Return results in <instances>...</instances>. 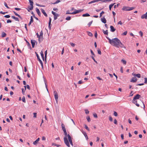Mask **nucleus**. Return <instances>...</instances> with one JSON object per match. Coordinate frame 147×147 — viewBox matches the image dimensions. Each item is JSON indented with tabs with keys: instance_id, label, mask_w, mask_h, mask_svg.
<instances>
[{
	"instance_id": "obj_1",
	"label": "nucleus",
	"mask_w": 147,
	"mask_h": 147,
	"mask_svg": "<svg viewBox=\"0 0 147 147\" xmlns=\"http://www.w3.org/2000/svg\"><path fill=\"white\" fill-rule=\"evenodd\" d=\"M106 37L109 40V42L111 45L117 48L120 47L121 48H125L124 45L121 42L120 40L117 38H115L111 40L107 36Z\"/></svg>"
},
{
	"instance_id": "obj_2",
	"label": "nucleus",
	"mask_w": 147,
	"mask_h": 147,
	"mask_svg": "<svg viewBox=\"0 0 147 147\" xmlns=\"http://www.w3.org/2000/svg\"><path fill=\"white\" fill-rule=\"evenodd\" d=\"M135 9L134 7H129L124 6L123 7L122 9L123 11H129Z\"/></svg>"
},
{
	"instance_id": "obj_3",
	"label": "nucleus",
	"mask_w": 147,
	"mask_h": 147,
	"mask_svg": "<svg viewBox=\"0 0 147 147\" xmlns=\"http://www.w3.org/2000/svg\"><path fill=\"white\" fill-rule=\"evenodd\" d=\"M35 53L36 54V56L37 57V58L38 59V61H39L41 64V67H42V69H43V63H42V61L40 59V58L39 56L38 55V54L36 52H35Z\"/></svg>"
},
{
	"instance_id": "obj_4",
	"label": "nucleus",
	"mask_w": 147,
	"mask_h": 147,
	"mask_svg": "<svg viewBox=\"0 0 147 147\" xmlns=\"http://www.w3.org/2000/svg\"><path fill=\"white\" fill-rule=\"evenodd\" d=\"M54 95L56 101V102H57V104L58 96L57 92L55 90L54 91Z\"/></svg>"
},
{
	"instance_id": "obj_5",
	"label": "nucleus",
	"mask_w": 147,
	"mask_h": 147,
	"mask_svg": "<svg viewBox=\"0 0 147 147\" xmlns=\"http://www.w3.org/2000/svg\"><path fill=\"white\" fill-rule=\"evenodd\" d=\"M64 140L65 144L68 147H70V145L69 142L68 140L67 137H64Z\"/></svg>"
},
{
	"instance_id": "obj_6",
	"label": "nucleus",
	"mask_w": 147,
	"mask_h": 147,
	"mask_svg": "<svg viewBox=\"0 0 147 147\" xmlns=\"http://www.w3.org/2000/svg\"><path fill=\"white\" fill-rule=\"evenodd\" d=\"M83 10V9H79L78 10H75V11L71 13L72 14H75L79 13L82 12Z\"/></svg>"
},
{
	"instance_id": "obj_7",
	"label": "nucleus",
	"mask_w": 147,
	"mask_h": 147,
	"mask_svg": "<svg viewBox=\"0 0 147 147\" xmlns=\"http://www.w3.org/2000/svg\"><path fill=\"white\" fill-rule=\"evenodd\" d=\"M67 138L70 144L71 145L73 146V142L71 140V137L69 134H67Z\"/></svg>"
},
{
	"instance_id": "obj_8",
	"label": "nucleus",
	"mask_w": 147,
	"mask_h": 147,
	"mask_svg": "<svg viewBox=\"0 0 147 147\" xmlns=\"http://www.w3.org/2000/svg\"><path fill=\"white\" fill-rule=\"evenodd\" d=\"M140 97V95L139 94H137L134 96L133 99H134V100H135V99H138Z\"/></svg>"
},
{
	"instance_id": "obj_9",
	"label": "nucleus",
	"mask_w": 147,
	"mask_h": 147,
	"mask_svg": "<svg viewBox=\"0 0 147 147\" xmlns=\"http://www.w3.org/2000/svg\"><path fill=\"white\" fill-rule=\"evenodd\" d=\"M36 42L37 43L36 41L34 40H32L31 41V42L32 45V47L33 48L34 47Z\"/></svg>"
},
{
	"instance_id": "obj_10",
	"label": "nucleus",
	"mask_w": 147,
	"mask_h": 147,
	"mask_svg": "<svg viewBox=\"0 0 147 147\" xmlns=\"http://www.w3.org/2000/svg\"><path fill=\"white\" fill-rule=\"evenodd\" d=\"M141 18L142 19L144 18L147 19V12L145 14L142 15L141 16Z\"/></svg>"
},
{
	"instance_id": "obj_11",
	"label": "nucleus",
	"mask_w": 147,
	"mask_h": 147,
	"mask_svg": "<svg viewBox=\"0 0 147 147\" xmlns=\"http://www.w3.org/2000/svg\"><path fill=\"white\" fill-rule=\"evenodd\" d=\"M132 102H133L134 104H135L138 107H139L140 106V105L137 103V100H134V99H133L132 101Z\"/></svg>"
},
{
	"instance_id": "obj_12",
	"label": "nucleus",
	"mask_w": 147,
	"mask_h": 147,
	"mask_svg": "<svg viewBox=\"0 0 147 147\" xmlns=\"http://www.w3.org/2000/svg\"><path fill=\"white\" fill-rule=\"evenodd\" d=\"M137 80V79L136 77H133L130 80V82H135Z\"/></svg>"
},
{
	"instance_id": "obj_13",
	"label": "nucleus",
	"mask_w": 147,
	"mask_h": 147,
	"mask_svg": "<svg viewBox=\"0 0 147 147\" xmlns=\"http://www.w3.org/2000/svg\"><path fill=\"white\" fill-rule=\"evenodd\" d=\"M102 0H94L91 1L89 2L88 4H91L93 3H95L96 2H98L99 1H102Z\"/></svg>"
},
{
	"instance_id": "obj_14",
	"label": "nucleus",
	"mask_w": 147,
	"mask_h": 147,
	"mask_svg": "<svg viewBox=\"0 0 147 147\" xmlns=\"http://www.w3.org/2000/svg\"><path fill=\"white\" fill-rule=\"evenodd\" d=\"M110 31L112 32H114L115 30V29L112 26H111L110 27Z\"/></svg>"
},
{
	"instance_id": "obj_15",
	"label": "nucleus",
	"mask_w": 147,
	"mask_h": 147,
	"mask_svg": "<svg viewBox=\"0 0 147 147\" xmlns=\"http://www.w3.org/2000/svg\"><path fill=\"white\" fill-rule=\"evenodd\" d=\"M43 36H40L38 38V41L39 43H40L43 40Z\"/></svg>"
},
{
	"instance_id": "obj_16",
	"label": "nucleus",
	"mask_w": 147,
	"mask_h": 147,
	"mask_svg": "<svg viewBox=\"0 0 147 147\" xmlns=\"http://www.w3.org/2000/svg\"><path fill=\"white\" fill-rule=\"evenodd\" d=\"M41 12L43 14L45 15V16L46 17H47V14L45 12V10L42 9H41Z\"/></svg>"
},
{
	"instance_id": "obj_17",
	"label": "nucleus",
	"mask_w": 147,
	"mask_h": 147,
	"mask_svg": "<svg viewBox=\"0 0 147 147\" xmlns=\"http://www.w3.org/2000/svg\"><path fill=\"white\" fill-rule=\"evenodd\" d=\"M132 74L134 77H136L138 78H140L141 77V75L140 74Z\"/></svg>"
},
{
	"instance_id": "obj_18",
	"label": "nucleus",
	"mask_w": 147,
	"mask_h": 147,
	"mask_svg": "<svg viewBox=\"0 0 147 147\" xmlns=\"http://www.w3.org/2000/svg\"><path fill=\"white\" fill-rule=\"evenodd\" d=\"M36 11L37 12L38 15L39 16H40V15H41V13H40V12L39 9H38L37 8H36Z\"/></svg>"
},
{
	"instance_id": "obj_19",
	"label": "nucleus",
	"mask_w": 147,
	"mask_h": 147,
	"mask_svg": "<svg viewBox=\"0 0 147 147\" xmlns=\"http://www.w3.org/2000/svg\"><path fill=\"white\" fill-rule=\"evenodd\" d=\"M101 21L104 24L106 23L107 22L105 18H101Z\"/></svg>"
},
{
	"instance_id": "obj_20",
	"label": "nucleus",
	"mask_w": 147,
	"mask_h": 147,
	"mask_svg": "<svg viewBox=\"0 0 147 147\" xmlns=\"http://www.w3.org/2000/svg\"><path fill=\"white\" fill-rule=\"evenodd\" d=\"M40 55L41 57H42V58L43 61H44V54H43V51H41L40 52Z\"/></svg>"
},
{
	"instance_id": "obj_21",
	"label": "nucleus",
	"mask_w": 147,
	"mask_h": 147,
	"mask_svg": "<svg viewBox=\"0 0 147 147\" xmlns=\"http://www.w3.org/2000/svg\"><path fill=\"white\" fill-rule=\"evenodd\" d=\"M39 138H38L33 143V144L35 145H36L38 142L39 141Z\"/></svg>"
},
{
	"instance_id": "obj_22",
	"label": "nucleus",
	"mask_w": 147,
	"mask_h": 147,
	"mask_svg": "<svg viewBox=\"0 0 147 147\" xmlns=\"http://www.w3.org/2000/svg\"><path fill=\"white\" fill-rule=\"evenodd\" d=\"M102 31L106 35H108V31L107 30H106V31H105L104 30H102Z\"/></svg>"
},
{
	"instance_id": "obj_23",
	"label": "nucleus",
	"mask_w": 147,
	"mask_h": 147,
	"mask_svg": "<svg viewBox=\"0 0 147 147\" xmlns=\"http://www.w3.org/2000/svg\"><path fill=\"white\" fill-rule=\"evenodd\" d=\"M63 130L64 132V134L65 136V137H67V135L65 129H63Z\"/></svg>"
},
{
	"instance_id": "obj_24",
	"label": "nucleus",
	"mask_w": 147,
	"mask_h": 147,
	"mask_svg": "<svg viewBox=\"0 0 147 147\" xmlns=\"http://www.w3.org/2000/svg\"><path fill=\"white\" fill-rule=\"evenodd\" d=\"M6 35H7V34H6V33H5V32H2V34H1V37L2 38L4 37L5 36H6Z\"/></svg>"
},
{
	"instance_id": "obj_25",
	"label": "nucleus",
	"mask_w": 147,
	"mask_h": 147,
	"mask_svg": "<svg viewBox=\"0 0 147 147\" xmlns=\"http://www.w3.org/2000/svg\"><path fill=\"white\" fill-rule=\"evenodd\" d=\"M87 33L88 34V35L89 36H91V37H92L93 36V34L91 32H90L87 31Z\"/></svg>"
},
{
	"instance_id": "obj_26",
	"label": "nucleus",
	"mask_w": 147,
	"mask_h": 147,
	"mask_svg": "<svg viewBox=\"0 0 147 147\" xmlns=\"http://www.w3.org/2000/svg\"><path fill=\"white\" fill-rule=\"evenodd\" d=\"M115 4V3H112V4H110L109 5V9L110 10H111L112 7H113V6Z\"/></svg>"
},
{
	"instance_id": "obj_27",
	"label": "nucleus",
	"mask_w": 147,
	"mask_h": 147,
	"mask_svg": "<svg viewBox=\"0 0 147 147\" xmlns=\"http://www.w3.org/2000/svg\"><path fill=\"white\" fill-rule=\"evenodd\" d=\"M82 16L83 17H88L90 16V15L88 13H86L83 14Z\"/></svg>"
},
{
	"instance_id": "obj_28",
	"label": "nucleus",
	"mask_w": 147,
	"mask_h": 147,
	"mask_svg": "<svg viewBox=\"0 0 147 147\" xmlns=\"http://www.w3.org/2000/svg\"><path fill=\"white\" fill-rule=\"evenodd\" d=\"M121 62L125 65L126 63V61L123 59L121 60Z\"/></svg>"
},
{
	"instance_id": "obj_29",
	"label": "nucleus",
	"mask_w": 147,
	"mask_h": 147,
	"mask_svg": "<svg viewBox=\"0 0 147 147\" xmlns=\"http://www.w3.org/2000/svg\"><path fill=\"white\" fill-rule=\"evenodd\" d=\"M60 2V1L59 0H57L55 2L51 3V4H57Z\"/></svg>"
},
{
	"instance_id": "obj_30",
	"label": "nucleus",
	"mask_w": 147,
	"mask_h": 147,
	"mask_svg": "<svg viewBox=\"0 0 147 147\" xmlns=\"http://www.w3.org/2000/svg\"><path fill=\"white\" fill-rule=\"evenodd\" d=\"M24 40L26 41V42L27 43V45L28 47H30L31 48V46H30V43H29V42H28L26 39H24Z\"/></svg>"
},
{
	"instance_id": "obj_31",
	"label": "nucleus",
	"mask_w": 147,
	"mask_h": 147,
	"mask_svg": "<svg viewBox=\"0 0 147 147\" xmlns=\"http://www.w3.org/2000/svg\"><path fill=\"white\" fill-rule=\"evenodd\" d=\"M31 6L30 7H28V9H29V10H32L33 9V5H30Z\"/></svg>"
},
{
	"instance_id": "obj_32",
	"label": "nucleus",
	"mask_w": 147,
	"mask_h": 147,
	"mask_svg": "<svg viewBox=\"0 0 147 147\" xmlns=\"http://www.w3.org/2000/svg\"><path fill=\"white\" fill-rule=\"evenodd\" d=\"M52 146H56L57 147H59L60 146V145L58 144H56L55 143H52Z\"/></svg>"
},
{
	"instance_id": "obj_33",
	"label": "nucleus",
	"mask_w": 147,
	"mask_h": 147,
	"mask_svg": "<svg viewBox=\"0 0 147 147\" xmlns=\"http://www.w3.org/2000/svg\"><path fill=\"white\" fill-rule=\"evenodd\" d=\"M29 2V3L30 4V5H33V2L31 0H28Z\"/></svg>"
},
{
	"instance_id": "obj_34",
	"label": "nucleus",
	"mask_w": 147,
	"mask_h": 147,
	"mask_svg": "<svg viewBox=\"0 0 147 147\" xmlns=\"http://www.w3.org/2000/svg\"><path fill=\"white\" fill-rule=\"evenodd\" d=\"M90 51L91 53V54L93 55V56L95 57V55L94 54V53L93 51L91 49H90Z\"/></svg>"
},
{
	"instance_id": "obj_35",
	"label": "nucleus",
	"mask_w": 147,
	"mask_h": 147,
	"mask_svg": "<svg viewBox=\"0 0 147 147\" xmlns=\"http://www.w3.org/2000/svg\"><path fill=\"white\" fill-rule=\"evenodd\" d=\"M97 51H98V53L99 54V55L101 54V51L100 49H98Z\"/></svg>"
},
{
	"instance_id": "obj_36",
	"label": "nucleus",
	"mask_w": 147,
	"mask_h": 147,
	"mask_svg": "<svg viewBox=\"0 0 147 147\" xmlns=\"http://www.w3.org/2000/svg\"><path fill=\"white\" fill-rule=\"evenodd\" d=\"M109 120L111 122L112 121H113V119L112 117L110 116H109Z\"/></svg>"
},
{
	"instance_id": "obj_37",
	"label": "nucleus",
	"mask_w": 147,
	"mask_h": 147,
	"mask_svg": "<svg viewBox=\"0 0 147 147\" xmlns=\"http://www.w3.org/2000/svg\"><path fill=\"white\" fill-rule=\"evenodd\" d=\"M62 130L64 129L65 128V125L63 123H62L61 125Z\"/></svg>"
},
{
	"instance_id": "obj_38",
	"label": "nucleus",
	"mask_w": 147,
	"mask_h": 147,
	"mask_svg": "<svg viewBox=\"0 0 147 147\" xmlns=\"http://www.w3.org/2000/svg\"><path fill=\"white\" fill-rule=\"evenodd\" d=\"M71 18L70 16H68L65 19L67 20H71Z\"/></svg>"
},
{
	"instance_id": "obj_39",
	"label": "nucleus",
	"mask_w": 147,
	"mask_h": 147,
	"mask_svg": "<svg viewBox=\"0 0 147 147\" xmlns=\"http://www.w3.org/2000/svg\"><path fill=\"white\" fill-rule=\"evenodd\" d=\"M84 127L86 129H87L88 131H89L90 130L89 128H88V127L86 125H85Z\"/></svg>"
},
{
	"instance_id": "obj_40",
	"label": "nucleus",
	"mask_w": 147,
	"mask_h": 147,
	"mask_svg": "<svg viewBox=\"0 0 147 147\" xmlns=\"http://www.w3.org/2000/svg\"><path fill=\"white\" fill-rule=\"evenodd\" d=\"M4 4L5 6L7 8L9 9L10 8L8 7V6H7V4L6 2H4Z\"/></svg>"
},
{
	"instance_id": "obj_41",
	"label": "nucleus",
	"mask_w": 147,
	"mask_h": 147,
	"mask_svg": "<svg viewBox=\"0 0 147 147\" xmlns=\"http://www.w3.org/2000/svg\"><path fill=\"white\" fill-rule=\"evenodd\" d=\"M139 34L142 37L143 35V33L141 31H140L139 32Z\"/></svg>"
},
{
	"instance_id": "obj_42",
	"label": "nucleus",
	"mask_w": 147,
	"mask_h": 147,
	"mask_svg": "<svg viewBox=\"0 0 147 147\" xmlns=\"http://www.w3.org/2000/svg\"><path fill=\"white\" fill-rule=\"evenodd\" d=\"M22 101L24 102H25V103L26 101V100H25V98L24 97V96H23V97H22Z\"/></svg>"
},
{
	"instance_id": "obj_43",
	"label": "nucleus",
	"mask_w": 147,
	"mask_h": 147,
	"mask_svg": "<svg viewBox=\"0 0 147 147\" xmlns=\"http://www.w3.org/2000/svg\"><path fill=\"white\" fill-rule=\"evenodd\" d=\"M91 58H92V59H93V60L96 63H98L97 62V61L95 60V59L94 58V56H92L91 57Z\"/></svg>"
},
{
	"instance_id": "obj_44",
	"label": "nucleus",
	"mask_w": 147,
	"mask_h": 147,
	"mask_svg": "<svg viewBox=\"0 0 147 147\" xmlns=\"http://www.w3.org/2000/svg\"><path fill=\"white\" fill-rule=\"evenodd\" d=\"M113 115L117 117L118 115V114H117V113L115 111H114V112L113 113Z\"/></svg>"
},
{
	"instance_id": "obj_45",
	"label": "nucleus",
	"mask_w": 147,
	"mask_h": 147,
	"mask_svg": "<svg viewBox=\"0 0 147 147\" xmlns=\"http://www.w3.org/2000/svg\"><path fill=\"white\" fill-rule=\"evenodd\" d=\"M33 21H34V20H33V18L32 16H31L30 22L32 23L33 22Z\"/></svg>"
},
{
	"instance_id": "obj_46",
	"label": "nucleus",
	"mask_w": 147,
	"mask_h": 147,
	"mask_svg": "<svg viewBox=\"0 0 147 147\" xmlns=\"http://www.w3.org/2000/svg\"><path fill=\"white\" fill-rule=\"evenodd\" d=\"M93 116H94V117L96 118H97L98 116H97V114L96 113H94L93 114Z\"/></svg>"
},
{
	"instance_id": "obj_47",
	"label": "nucleus",
	"mask_w": 147,
	"mask_h": 147,
	"mask_svg": "<svg viewBox=\"0 0 147 147\" xmlns=\"http://www.w3.org/2000/svg\"><path fill=\"white\" fill-rule=\"evenodd\" d=\"M70 44L72 47H74L75 45V44L73 43L72 42H70Z\"/></svg>"
},
{
	"instance_id": "obj_48",
	"label": "nucleus",
	"mask_w": 147,
	"mask_h": 147,
	"mask_svg": "<svg viewBox=\"0 0 147 147\" xmlns=\"http://www.w3.org/2000/svg\"><path fill=\"white\" fill-rule=\"evenodd\" d=\"M113 0H102V2H106V1H109H109H112Z\"/></svg>"
},
{
	"instance_id": "obj_49",
	"label": "nucleus",
	"mask_w": 147,
	"mask_h": 147,
	"mask_svg": "<svg viewBox=\"0 0 147 147\" xmlns=\"http://www.w3.org/2000/svg\"><path fill=\"white\" fill-rule=\"evenodd\" d=\"M93 22V21L92 20L88 24V26L89 27H90L91 25L92 22Z\"/></svg>"
},
{
	"instance_id": "obj_50",
	"label": "nucleus",
	"mask_w": 147,
	"mask_h": 147,
	"mask_svg": "<svg viewBox=\"0 0 147 147\" xmlns=\"http://www.w3.org/2000/svg\"><path fill=\"white\" fill-rule=\"evenodd\" d=\"M104 13H105V12L104 11H102L100 13V17H101L102 16V14H104Z\"/></svg>"
},
{
	"instance_id": "obj_51",
	"label": "nucleus",
	"mask_w": 147,
	"mask_h": 147,
	"mask_svg": "<svg viewBox=\"0 0 147 147\" xmlns=\"http://www.w3.org/2000/svg\"><path fill=\"white\" fill-rule=\"evenodd\" d=\"M87 119L88 122H89L90 121V119L89 116H88L87 117Z\"/></svg>"
},
{
	"instance_id": "obj_52",
	"label": "nucleus",
	"mask_w": 147,
	"mask_h": 147,
	"mask_svg": "<svg viewBox=\"0 0 147 147\" xmlns=\"http://www.w3.org/2000/svg\"><path fill=\"white\" fill-rule=\"evenodd\" d=\"M82 132L85 137L87 136V135L86 132L84 131H82Z\"/></svg>"
},
{
	"instance_id": "obj_53",
	"label": "nucleus",
	"mask_w": 147,
	"mask_h": 147,
	"mask_svg": "<svg viewBox=\"0 0 147 147\" xmlns=\"http://www.w3.org/2000/svg\"><path fill=\"white\" fill-rule=\"evenodd\" d=\"M113 14V18H114V21H115V16L116 15V13L113 11L112 12Z\"/></svg>"
},
{
	"instance_id": "obj_54",
	"label": "nucleus",
	"mask_w": 147,
	"mask_h": 147,
	"mask_svg": "<svg viewBox=\"0 0 147 147\" xmlns=\"http://www.w3.org/2000/svg\"><path fill=\"white\" fill-rule=\"evenodd\" d=\"M4 17L6 18H9L10 17V16L9 15H6Z\"/></svg>"
},
{
	"instance_id": "obj_55",
	"label": "nucleus",
	"mask_w": 147,
	"mask_h": 147,
	"mask_svg": "<svg viewBox=\"0 0 147 147\" xmlns=\"http://www.w3.org/2000/svg\"><path fill=\"white\" fill-rule=\"evenodd\" d=\"M114 123L116 124L117 125V121L116 119H115L114 120Z\"/></svg>"
},
{
	"instance_id": "obj_56",
	"label": "nucleus",
	"mask_w": 147,
	"mask_h": 147,
	"mask_svg": "<svg viewBox=\"0 0 147 147\" xmlns=\"http://www.w3.org/2000/svg\"><path fill=\"white\" fill-rule=\"evenodd\" d=\"M127 33V31H125L124 33H123L122 34V35H126Z\"/></svg>"
},
{
	"instance_id": "obj_57",
	"label": "nucleus",
	"mask_w": 147,
	"mask_h": 147,
	"mask_svg": "<svg viewBox=\"0 0 147 147\" xmlns=\"http://www.w3.org/2000/svg\"><path fill=\"white\" fill-rule=\"evenodd\" d=\"M43 32L42 30H41L40 32V36H43Z\"/></svg>"
},
{
	"instance_id": "obj_58",
	"label": "nucleus",
	"mask_w": 147,
	"mask_h": 147,
	"mask_svg": "<svg viewBox=\"0 0 147 147\" xmlns=\"http://www.w3.org/2000/svg\"><path fill=\"white\" fill-rule=\"evenodd\" d=\"M66 14H71V13H70L69 12V11H66Z\"/></svg>"
},
{
	"instance_id": "obj_59",
	"label": "nucleus",
	"mask_w": 147,
	"mask_h": 147,
	"mask_svg": "<svg viewBox=\"0 0 147 147\" xmlns=\"http://www.w3.org/2000/svg\"><path fill=\"white\" fill-rule=\"evenodd\" d=\"M36 5L38 6H39V7H44L45 6L44 5H40L39 4H38V3H36Z\"/></svg>"
},
{
	"instance_id": "obj_60",
	"label": "nucleus",
	"mask_w": 147,
	"mask_h": 147,
	"mask_svg": "<svg viewBox=\"0 0 147 147\" xmlns=\"http://www.w3.org/2000/svg\"><path fill=\"white\" fill-rule=\"evenodd\" d=\"M144 83L147 84V78H144Z\"/></svg>"
},
{
	"instance_id": "obj_61",
	"label": "nucleus",
	"mask_w": 147,
	"mask_h": 147,
	"mask_svg": "<svg viewBox=\"0 0 147 147\" xmlns=\"http://www.w3.org/2000/svg\"><path fill=\"white\" fill-rule=\"evenodd\" d=\"M85 113L86 114H88L89 113V112L87 109L85 110Z\"/></svg>"
},
{
	"instance_id": "obj_62",
	"label": "nucleus",
	"mask_w": 147,
	"mask_h": 147,
	"mask_svg": "<svg viewBox=\"0 0 147 147\" xmlns=\"http://www.w3.org/2000/svg\"><path fill=\"white\" fill-rule=\"evenodd\" d=\"M15 9L17 11L20 10L21 9V8L16 7L15 8Z\"/></svg>"
},
{
	"instance_id": "obj_63",
	"label": "nucleus",
	"mask_w": 147,
	"mask_h": 147,
	"mask_svg": "<svg viewBox=\"0 0 147 147\" xmlns=\"http://www.w3.org/2000/svg\"><path fill=\"white\" fill-rule=\"evenodd\" d=\"M97 32L95 31V33L94 34V36L96 38H97Z\"/></svg>"
},
{
	"instance_id": "obj_64",
	"label": "nucleus",
	"mask_w": 147,
	"mask_h": 147,
	"mask_svg": "<svg viewBox=\"0 0 147 147\" xmlns=\"http://www.w3.org/2000/svg\"><path fill=\"white\" fill-rule=\"evenodd\" d=\"M120 71L122 73H123V67H121Z\"/></svg>"
}]
</instances>
